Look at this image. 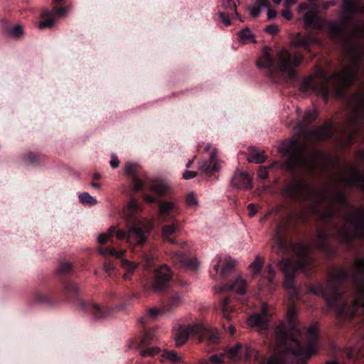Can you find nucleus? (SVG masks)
<instances>
[{
	"label": "nucleus",
	"mask_w": 364,
	"mask_h": 364,
	"mask_svg": "<svg viewBox=\"0 0 364 364\" xmlns=\"http://www.w3.org/2000/svg\"><path fill=\"white\" fill-rule=\"evenodd\" d=\"M318 328L317 324L311 326L306 332V340L309 342L308 347L304 349L301 347L296 338H287L282 324L277 327L276 339L278 353H275L268 360L267 364H285L284 354L291 352L295 356L296 364H304L306 360L318 350V346L311 343L318 337Z\"/></svg>",
	"instance_id": "1"
},
{
	"label": "nucleus",
	"mask_w": 364,
	"mask_h": 364,
	"mask_svg": "<svg viewBox=\"0 0 364 364\" xmlns=\"http://www.w3.org/2000/svg\"><path fill=\"white\" fill-rule=\"evenodd\" d=\"M355 303L347 307L343 302L342 294L331 286L315 285L309 288V291L326 299L327 305L334 308L336 316L341 318H350L355 314L363 312L364 309V279H359L355 284Z\"/></svg>",
	"instance_id": "2"
},
{
	"label": "nucleus",
	"mask_w": 364,
	"mask_h": 364,
	"mask_svg": "<svg viewBox=\"0 0 364 364\" xmlns=\"http://www.w3.org/2000/svg\"><path fill=\"white\" fill-rule=\"evenodd\" d=\"M358 65L353 61L348 67H343L341 70L331 77H327L324 71L320 69L315 76L305 79L301 85V90L308 92L312 90L321 94L327 100L331 86L338 85L342 87L348 86L353 81Z\"/></svg>",
	"instance_id": "3"
},
{
	"label": "nucleus",
	"mask_w": 364,
	"mask_h": 364,
	"mask_svg": "<svg viewBox=\"0 0 364 364\" xmlns=\"http://www.w3.org/2000/svg\"><path fill=\"white\" fill-rule=\"evenodd\" d=\"M270 48H266L262 51V55L257 62L259 68H268L287 75L289 78L294 76L296 67L301 62L302 57L297 54L290 53L288 50L282 49L277 53L276 60L270 55Z\"/></svg>",
	"instance_id": "4"
},
{
	"label": "nucleus",
	"mask_w": 364,
	"mask_h": 364,
	"mask_svg": "<svg viewBox=\"0 0 364 364\" xmlns=\"http://www.w3.org/2000/svg\"><path fill=\"white\" fill-rule=\"evenodd\" d=\"M299 248L300 250L296 251V259H284L280 262L282 270L285 276L284 285L291 299L296 297V289L294 287L295 272L310 262L307 257V248L304 246H300Z\"/></svg>",
	"instance_id": "5"
},
{
	"label": "nucleus",
	"mask_w": 364,
	"mask_h": 364,
	"mask_svg": "<svg viewBox=\"0 0 364 364\" xmlns=\"http://www.w3.org/2000/svg\"><path fill=\"white\" fill-rule=\"evenodd\" d=\"M341 235L345 240L354 237H364V210L354 211L346 220L340 230Z\"/></svg>",
	"instance_id": "6"
},
{
	"label": "nucleus",
	"mask_w": 364,
	"mask_h": 364,
	"mask_svg": "<svg viewBox=\"0 0 364 364\" xmlns=\"http://www.w3.org/2000/svg\"><path fill=\"white\" fill-rule=\"evenodd\" d=\"M172 274L170 268L166 265H161L159 267L154 274L152 281V288L155 291H161L167 287L168 282L171 280Z\"/></svg>",
	"instance_id": "7"
},
{
	"label": "nucleus",
	"mask_w": 364,
	"mask_h": 364,
	"mask_svg": "<svg viewBox=\"0 0 364 364\" xmlns=\"http://www.w3.org/2000/svg\"><path fill=\"white\" fill-rule=\"evenodd\" d=\"M141 223H137L128 228L127 243L134 245H144L147 240L148 230H142Z\"/></svg>",
	"instance_id": "8"
},
{
	"label": "nucleus",
	"mask_w": 364,
	"mask_h": 364,
	"mask_svg": "<svg viewBox=\"0 0 364 364\" xmlns=\"http://www.w3.org/2000/svg\"><path fill=\"white\" fill-rule=\"evenodd\" d=\"M203 330V326L199 323L181 326L175 334L176 345L178 347L183 346L187 341L190 335L200 333Z\"/></svg>",
	"instance_id": "9"
},
{
	"label": "nucleus",
	"mask_w": 364,
	"mask_h": 364,
	"mask_svg": "<svg viewBox=\"0 0 364 364\" xmlns=\"http://www.w3.org/2000/svg\"><path fill=\"white\" fill-rule=\"evenodd\" d=\"M272 314V312L269 307L264 304L262 306L261 314L250 316L247 319V324L250 327L258 326L259 331L264 330L267 326V318Z\"/></svg>",
	"instance_id": "10"
},
{
	"label": "nucleus",
	"mask_w": 364,
	"mask_h": 364,
	"mask_svg": "<svg viewBox=\"0 0 364 364\" xmlns=\"http://www.w3.org/2000/svg\"><path fill=\"white\" fill-rule=\"evenodd\" d=\"M218 151L213 148L210 153L208 161H204L200 164L199 168L203 173L212 175L214 172H218L220 169V162L217 158Z\"/></svg>",
	"instance_id": "11"
},
{
	"label": "nucleus",
	"mask_w": 364,
	"mask_h": 364,
	"mask_svg": "<svg viewBox=\"0 0 364 364\" xmlns=\"http://www.w3.org/2000/svg\"><path fill=\"white\" fill-rule=\"evenodd\" d=\"M287 189L289 193L304 198H308L314 194V191L311 186L299 181H294L287 186Z\"/></svg>",
	"instance_id": "12"
},
{
	"label": "nucleus",
	"mask_w": 364,
	"mask_h": 364,
	"mask_svg": "<svg viewBox=\"0 0 364 364\" xmlns=\"http://www.w3.org/2000/svg\"><path fill=\"white\" fill-rule=\"evenodd\" d=\"M139 171L140 166L138 164L127 163L124 167L125 174L132 178L133 188L135 191L141 189L143 186V181L137 176Z\"/></svg>",
	"instance_id": "13"
},
{
	"label": "nucleus",
	"mask_w": 364,
	"mask_h": 364,
	"mask_svg": "<svg viewBox=\"0 0 364 364\" xmlns=\"http://www.w3.org/2000/svg\"><path fill=\"white\" fill-rule=\"evenodd\" d=\"M252 178L245 172L237 171L232 178V186L238 189H248L251 188Z\"/></svg>",
	"instance_id": "14"
},
{
	"label": "nucleus",
	"mask_w": 364,
	"mask_h": 364,
	"mask_svg": "<svg viewBox=\"0 0 364 364\" xmlns=\"http://www.w3.org/2000/svg\"><path fill=\"white\" fill-rule=\"evenodd\" d=\"M225 290L244 294L247 290V282L241 275H237L231 284L220 287L221 291Z\"/></svg>",
	"instance_id": "15"
},
{
	"label": "nucleus",
	"mask_w": 364,
	"mask_h": 364,
	"mask_svg": "<svg viewBox=\"0 0 364 364\" xmlns=\"http://www.w3.org/2000/svg\"><path fill=\"white\" fill-rule=\"evenodd\" d=\"M217 262L214 265V269L218 272L220 267H222L221 274L225 276V274L230 272L236 265L235 260L226 256H218L216 258Z\"/></svg>",
	"instance_id": "16"
},
{
	"label": "nucleus",
	"mask_w": 364,
	"mask_h": 364,
	"mask_svg": "<svg viewBox=\"0 0 364 364\" xmlns=\"http://www.w3.org/2000/svg\"><path fill=\"white\" fill-rule=\"evenodd\" d=\"M296 164L307 171H314L318 166L316 156L313 154L299 156Z\"/></svg>",
	"instance_id": "17"
},
{
	"label": "nucleus",
	"mask_w": 364,
	"mask_h": 364,
	"mask_svg": "<svg viewBox=\"0 0 364 364\" xmlns=\"http://www.w3.org/2000/svg\"><path fill=\"white\" fill-rule=\"evenodd\" d=\"M176 204L173 201H161L159 208V220L161 222L168 220L171 215L173 210L176 208Z\"/></svg>",
	"instance_id": "18"
},
{
	"label": "nucleus",
	"mask_w": 364,
	"mask_h": 364,
	"mask_svg": "<svg viewBox=\"0 0 364 364\" xmlns=\"http://www.w3.org/2000/svg\"><path fill=\"white\" fill-rule=\"evenodd\" d=\"M287 320L289 323V328L288 329V332L287 331V328L284 326V323H282L284 328V331L286 332V335L287 338H291V336H294L295 333H299L298 329L293 325V322L296 319V313L294 309H291L287 312ZM281 323L279 324V326ZM279 325L277 326V327Z\"/></svg>",
	"instance_id": "19"
},
{
	"label": "nucleus",
	"mask_w": 364,
	"mask_h": 364,
	"mask_svg": "<svg viewBox=\"0 0 364 364\" xmlns=\"http://www.w3.org/2000/svg\"><path fill=\"white\" fill-rule=\"evenodd\" d=\"M159 360L161 363H179L183 360L182 358L178 355L174 350H164L161 352L160 354Z\"/></svg>",
	"instance_id": "20"
},
{
	"label": "nucleus",
	"mask_w": 364,
	"mask_h": 364,
	"mask_svg": "<svg viewBox=\"0 0 364 364\" xmlns=\"http://www.w3.org/2000/svg\"><path fill=\"white\" fill-rule=\"evenodd\" d=\"M56 18L55 14L53 12L45 11L42 14V20L38 23L40 28H51L53 27L55 23Z\"/></svg>",
	"instance_id": "21"
},
{
	"label": "nucleus",
	"mask_w": 364,
	"mask_h": 364,
	"mask_svg": "<svg viewBox=\"0 0 364 364\" xmlns=\"http://www.w3.org/2000/svg\"><path fill=\"white\" fill-rule=\"evenodd\" d=\"M169 189V186L164 181H156L149 187V190L160 196L167 193Z\"/></svg>",
	"instance_id": "22"
},
{
	"label": "nucleus",
	"mask_w": 364,
	"mask_h": 364,
	"mask_svg": "<svg viewBox=\"0 0 364 364\" xmlns=\"http://www.w3.org/2000/svg\"><path fill=\"white\" fill-rule=\"evenodd\" d=\"M139 264L136 262H131L128 259H123L121 261L122 267L127 272L124 275V279H129L130 274H133L136 269L138 267Z\"/></svg>",
	"instance_id": "23"
},
{
	"label": "nucleus",
	"mask_w": 364,
	"mask_h": 364,
	"mask_svg": "<svg viewBox=\"0 0 364 364\" xmlns=\"http://www.w3.org/2000/svg\"><path fill=\"white\" fill-rule=\"evenodd\" d=\"M238 37L240 42L242 43V44H247L255 41L254 35L252 34L251 31L247 28H245L240 31L238 33Z\"/></svg>",
	"instance_id": "24"
},
{
	"label": "nucleus",
	"mask_w": 364,
	"mask_h": 364,
	"mask_svg": "<svg viewBox=\"0 0 364 364\" xmlns=\"http://www.w3.org/2000/svg\"><path fill=\"white\" fill-rule=\"evenodd\" d=\"M257 3V6H253L250 7V15L256 18L261 13V9L264 7H268L269 1L268 0H256Z\"/></svg>",
	"instance_id": "25"
},
{
	"label": "nucleus",
	"mask_w": 364,
	"mask_h": 364,
	"mask_svg": "<svg viewBox=\"0 0 364 364\" xmlns=\"http://www.w3.org/2000/svg\"><path fill=\"white\" fill-rule=\"evenodd\" d=\"M343 10L346 12H356L362 11L363 7L355 0H344Z\"/></svg>",
	"instance_id": "26"
},
{
	"label": "nucleus",
	"mask_w": 364,
	"mask_h": 364,
	"mask_svg": "<svg viewBox=\"0 0 364 364\" xmlns=\"http://www.w3.org/2000/svg\"><path fill=\"white\" fill-rule=\"evenodd\" d=\"M266 159V156L264 151H257L255 149H252L251 155L247 158L250 162L256 164H261Z\"/></svg>",
	"instance_id": "27"
},
{
	"label": "nucleus",
	"mask_w": 364,
	"mask_h": 364,
	"mask_svg": "<svg viewBox=\"0 0 364 364\" xmlns=\"http://www.w3.org/2000/svg\"><path fill=\"white\" fill-rule=\"evenodd\" d=\"M241 348L242 346L240 343H236L232 348L227 350L225 355L230 359L237 360L239 358V351L241 350Z\"/></svg>",
	"instance_id": "28"
},
{
	"label": "nucleus",
	"mask_w": 364,
	"mask_h": 364,
	"mask_svg": "<svg viewBox=\"0 0 364 364\" xmlns=\"http://www.w3.org/2000/svg\"><path fill=\"white\" fill-rule=\"evenodd\" d=\"M115 232V228L114 226H111L107 232L100 234L98 236L97 242L99 244L103 245L107 242L109 238L113 235Z\"/></svg>",
	"instance_id": "29"
},
{
	"label": "nucleus",
	"mask_w": 364,
	"mask_h": 364,
	"mask_svg": "<svg viewBox=\"0 0 364 364\" xmlns=\"http://www.w3.org/2000/svg\"><path fill=\"white\" fill-rule=\"evenodd\" d=\"M178 229V225L176 224H172L169 225H166L164 227L162 235L165 240H169L170 242H172L171 240H169L168 237L175 233L176 230Z\"/></svg>",
	"instance_id": "30"
},
{
	"label": "nucleus",
	"mask_w": 364,
	"mask_h": 364,
	"mask_svg": "<svg viewBox=\"0 0 364 364\" xmlns=\"http://www.w3.org/2000/svg\"><path fill=\"white\" fill-rule=\"evenodd\" d=\"M79 200L80 203L89 205H94L97 203L96 199L86 192L82 193L79 195Z\"/></svg>",
	"instance_id": "31"
},
{
	"label": "nucleus",
	"mask_w": 364,
	"mask_h": 364,
	"mask_svg": "<svg viewBox=\"0 0 364 364\" xmlns=\"http://www.w3.org/2000/svg\"><path fill=\"white\" fill-rule=\"evenodd\" d=\"M204 335L207 337L210 343H215L220 338L218 331H206L204 332Z\"/></svg>",
	"instance_id": "32"
},
{
	"label": "nucleus",
	"mask_w": 364,
	"mask_h": 364,
	"mask_svg": "<svg viewBox=\"0 0 364 364\" xmlns=\"http://www.w3.org/2000/svg\"><path fill=\"white\" fill-rule=\"evenodd\" d=\"M73 267L71 264L68 262H60L58 268V272L60 274H65L71 272Z\"/></svg>",
	"instance_id": "33"
},
{
	"label": "nucleus",
	"mask_w": 364,
	"mask_h": 364,
	"mask_svg": "<svg viewBox=\"0 0 364 364\" xmlns=\"http://www.w3.org/2000/svg\"><path fill=\"white\" fill-rule=\"evenodd\" d=\"M353 271L357 274H364V258L357 259L355 261Z\"/></svg>",
	"instance_id": "34"
},
{
	"label": "nucleus",
	"mask_w": 364,
	"mask_h": 364,
	"mask_svg": "<svg viewBox=\"0 0 364 364\" xmlns=\"http://www.w3.org/2000/svg\"><path fill=\"white\" fill-rule=\"evenodd\" d=\"M139 209V204L135 200H131L127 205L126 215L131 217L132 214Z\"/></svg>",
	"instance_id": "35"
},
{
	"label": "nucleus",
	"mask_w": 364,
	"mask_h": 364,
	"mask_svg": "<svg viewBox=\"0 0 364 364\" xmlns=\"http://www.w3.org/2000/svg\"><path fill=\"white\" fill-rule=\"evenodd\" d=\"M348 276V273L344 269H338L333 273V280L335 282L341 281L346 279Z\"/></svg>",
	"instance_id": "36"
},
{
	"label": "nucleus",
	"mask_w": 364,
	"mask_h": 364,
	"mask_svg": "<svg viewBox=\"0 0 364 364\" xmlns=\"http://www.w3.org/2000/svg\"><path fill=\"white\" fill-rule=\"evenodd\" d=\"M161 352L160 348L158 347H151L149 348H147L146 350L141 351V355L143 357L146 356H154L156 354H159Z\"/></svg>",
	"instance_id": "37"
},
{
	"label": "nucleus",
	"mask_w": 364,
	"mask_h": 364,
	"mask_svg": "<svg viewBox=\"0 0 364 364\" xmlns=\"http://www.w3.org/2000/svg\"><path fill=\"white\" fill-rule=\"evenodd\" d=\"M223 4L229 9L228 15L237 14L235 4L232 0H223Z\"/></svg>",
	"instance_id": "38"
},
{
	"label": "nucleus",
	"mask_w": 364,
	"mask_h": 364,
	"mask_svg": "<svg viewBox=\"0 0 364 364\" xmlns=\"http://www.w3.org/2000/svg\"><path fill=\"white\" fill-rule=\"evenodd\" d=\"M9 33L13 37H18L23 34V28L20 25H16L9 29Z\"/></svg>",
	"instance_id": "39"
},
{
	"label": "nucleus",
	"mask_w": 364,
	"mask_h": 364,
	"mask_svg": "<svg viewBox=\"0 0 364 364\" xmlns=\"http://www.w3.org/2000/svg\"><path fill=\"white\" fill-rule=\"evenodd\" d=\"M317 112L316 109L309 110L305 112L304 121L306 122H310L316 118Z\"/></svg>",
	"instance_id": "40"
},
{
	"label": "nucleus",
	"mask_w": 364,
	"mask_h": 364,
	"mask_svg": "<svg viewBox=\"0 0 364 364\" xmlns=\"http://www.w3.org/2000/svg\"><path fill=\"white\" fill-rule=\"evenodd\" d=\"M125 250L117 251L113 247H109V255L117 258H122L125 255Z\"/></svg>",
	"instance_id": "41"
},
{
	"label": "nucleus",
	"mask_w": 364,
	"mask_h": 364,
	"mask_svg": "<svg viewBox=\"0 0 364 364\" xmlns=\"http://www.w3.org/2000/svg\"><path fill=\"white\" fill-rule=\"evenodd\" d=\"M316 20V15L311 12H307L304 16V21L306 25H311Z\"/></svg>",
	"instance_id": "42"
},
{
	"label": "nucleus",
	"mask_w": 364,
	"mask_h": 364,
	"mask_svg": "<svg viewBox=\"0 0 364 364\" xmlns=\"http://www.w3.org/2000/svg\"><path fill=\"white\" fill-rule=\"evenodd\" d=\"M223 354L213 355L210 358V360L215 364H221L223 362Z\"/></svg>",
	"instance_id": "43"
},
{
	"label": "nucleus",
	"mask_w": 364,
	"mask_h": 364,
	"mask_svg": "<svg viewBox=\"0 0 364 364\" xmlns=\"http://www.w3.org/2000/svg\"><path fill=\"white\" fill-rule=\"evenodd\" d=\"M183 264L191 268L196 269L198 267V262L196 259H186L182 262Z\"/></svg>",
	"instance_id": "44"
},
{
	"label": "nucleus",
	"mask_w": 364,
	"mask_h": 364,
	"mask_svg": "<svg viewBox=\"0 0 364 364\" xmlns=\"http://www.w3.org/2000/svg\"><path fill=\"white\" fill-rule=\"evenodd\" d=\"M345 182L348 183L358 184L360 183V177L357 174H353V176L346 178Z\"/></svg>",
	"instance_id": "45"
},
{
	"label": "nucleus",
	"mask_w": 364,
	"mask_h": 364,
	"mask_svg": "<svg viewBox=\"0 0 364 364\" xmlns=\"http://www.w3.org/2000/svg\"><path fill=\"white\" fill-rule=\"evenodd\" d=\"M197 176V172L192 171H186L183 173V178L186 180H189L196 178Z\"/></svg>",
	"instance_id": "46"
},
{
	"label": "nucleus",
	"mask_w": 364,
	"mask_h": 364,
	"mask_svg": "<svg viewBox=\"0 0 364 364\" xmlns=\"http://www.w3.org/2000/svg\"><path fill=\"white\" fill-rule=\"evenodd\" d=\"M161 311L157 308L150 309L148 311V316L151 318H155L157 316L160 315Z\"/></svg>",
	"instance_id": "47"
},
{
	"label": "nucleus",
	"mask_w": 364,
	"mask_h": 364,
	"mask_svg": "<svg viewBox=\"0 0 364 364\" xmlns=\"http://www.w3.org/2000/svg\"><path fill=\"white\" fill-rule=\"evenodd\" d=\"M119 161L117 156L114 154H112L111 156V160L109 161V165L112 168H116L119 166Z\"/></svg>",
	"instance_id": "48"
},
{
	"label": "nucleus",
	"mask_w": 364,
	"mask_h": 364,
	"mask_svg": "<svg viewBox=\"0 0 364 364\" xmlns=\"http://www.w3.org/2000/svg\"><path fill=\"white\" fill-rule=\"evenodd\" d=\"M187 203L190 205H197V199L193 193H190L186 198Z\"/></svg>",
	"instance_id": "49"
},
{
	"label": "nucleus",
	"mask_w": 364,
	"mask_h": 364,
	"mask_svg": "<svg viewBox=\"0 0 364 364\" xmlns=\"http://www.w3.org/2000/svg\"><path fill=\"white\" fill-rule=\"evenodd\" d=\"M93 313H94L95 316L97 318H100L103 316L102 310L97 305H95L93 306Z\"/></svg>",
	"instance_id": "50"
},
{
	"label": "nucleus",
	"mask_w": 364,
	"mask_h": 364,
	"mask_svg": "<svg viewBox=\"0 0 364 364\" xmlns=\"http://www.w3.org/2000/svg\"><path fill=\"white\" fill-rule=\"evenodd\" d=\"M223 315L225 317H226L227 318H229V316L228 314V309H227V306L229 304V299L228 298H224L223 299Z\"/></svg>",
	"instance_id": "51"
},
{
	"label": "nucleus",
	"mask_w": 364,
	"mask_h": 364,
	"mask_svg": "<svg viewBox=\"0 0 364 364\" xmlns=\"http://www.w3.org/2000/svg\"><path fill=\"white\" fill-rule=\"evenodd\" d=\"M265 31L271 34H276L278 31V26L275 24H272L266 27Z\"/></svg>",
	"instance_id": "52"
},
{
	"label": "nucleus",
	"mask_w": 364,
	"mask_h": 364,
	"mask_svg": "<svg viewBox=\"0 0 364 364\" xmlns=\"http://www.w3.org/2000/svg\"><path fill=\"white\" fill-rule=\"evenodd\" d=\"M268 176V171L267 168L264 167H260L258 171V176L264 179Z\"/></svg>",
	"instance_id": "53"
},
{
	"label": "nucleus",
	"mask_w": 364,
	"mask_h": 364,
	"mask_svg": "<svg viewBox=\"0 0 364 364\" xmlns=\"http://www.w3.org/2000/svg\"><path fill=\"white\" fill-rule=\"evenodd\" d=\"M219 16L220 17L221 21L224 23L225 26L230 25V20L229 16H226L225 14L223 12H219Z\"/></svg>",
	"instance_id": "54"
},
{
	"label": "nucleus",
	"mask_w": 364,
	"mask_h": 364,
	"mask_svg": "<svg viewBox=\"0 0 364 364\" xmlns=\"http://www.w3.org/2000/svg\"><path fill=\"white\" fill-rule=\"evenodd\" d=\"M116 237L118 240L127 239V232L122 230H118L116 231Z\"/></svg>",
	"instance_id": "55"
},
{
	"label": "nucleus",
	"mask_w": 364,
	"mask_h": 364,
	"mask_svg": "<svg viewBox=\"0 0 364 364\" xmlns=\"http://www.w3.org/2000/svg\"><path fill=\"white\" fill-rule=\"evenodd\" d=\"M295 151H296V140L294 139H291L289 142V145L287 151L294 152Z\"/></svg>",
	"instance_id": "56"
},
{
	"label": "nucleus",
	"mask_w": 364,
	"mask_h": 364,
	"mask_svg": "<svg viewBox=\"0 0 364 364\" xmlns=\"http://www.w3.org/2000/svg\"><path fill=\"white\" fill-rule=\"evenodd\" d=\"M250 267L252 269L254 273H257L261 267L260 262L255 260L253 263L250 264Z\"/></svg>",
	"instance_id": "57"
},
{
	"label": "nucleus",
	"mask_w": 364,
	"mask_h": 364,
	"mask_svg": "<svg viewBox=\"0 0 364 364\" xmlns=\"http://www.w3.org/2000/svg\"><path fill=\"white\" fill-rule=\"evenodd\" d=\"M248 210H249V215L250 217L254 216L257 211L256 206L252 203H251L248 205Z\"/></svg>",
	"instance_id": "58"
},
{
	"label": "nucleus",
	"mask_w": 364,
	"mask_h": 364,
	"mask_svg": "<svg viewBox=\"0 0 364 364\" xmlns=\"http://www.w3.org/2000/svg\"><path fill=\"white\" fill-rule=\"evenodd\" d=\"M68 8L64 7V8H60L59 9L55 10L54 12H53V14H55V16H56L57 15H64L68 12Z\"/></svg>",
	"instance_id": "59"
},
{
	"label": "nucleus",
	"mask_w": 364,
	"mask_h": 364,
	"mask_svg": "<svg viewBox=\"0 0 364 364\" xmlns=\"http://www.w3.org/2000/svg\"><path fill=\"white\" fill-rule=\"evenodd\" d=\"M104 269L107 272H110L114 269V265L111 262L105 263L104 265Z\"/></svg>",
	"instance_id": "60"
},
{
	"label": "nucleus",
	"mask_w": 364,
	"mask_h": 364,
	"mask_svg": "<svg viewBox=\"0 0 364 364\" xmlns=\"http://www.w3.org/2000/svg\"><path fill=\"white\" fill-rule=\"evenodd\" d=\"M282 16L286 18L288 20H290L291 18V11H290V9L289 8H286L283 11H282Z\"/></svg>",
	"instance_id": "61"
},
{
	"label": "nucleus",
	"mask_w": 364,
	"mask_h": 364,
	"mask_svg": "<svg viewBox=\"0 0 364 364\" xmlns=\"http://www.w3.org/2000/svg\"><path fill=\"white\" fill-rule=\"evenodd\" d=\"M277 15V11L274 9H268V12H267V16H268V18L271 19V18H275Z\"/></svg>",
	"instance_id": "62"
},
{
	"label": "nucleus",
	"mask_w": 364,
	"mask_h": 364,
	"mask_svg": "<svg viewBox=\"0 0 364 364\" xmlns=\"http://www.w3.org/2000/svg\"><path fill=\"white\" fill-rule=\"evenodd\" d=\"M226 331L232 336L235 334L236 329L232 325H230L228 326Z\"/></svg>",
	"instance_id": "63"
},
{
	"label": "nucleus",
	"mask_w": 364,
	"mask_h": 364,
	"mask_svg": "<svg viewBox=\"0 0 364 364\" xmlns=\"http://www.w3.org/2000/svg\"><path fill=\"white\" fill-rule=\"evenodd\" d=\"M144 200L146 202H148V203H154L156 201V198H154L151 196H145Z\"/></svg>",
	"instance_id": "64"
}]
</instances>
